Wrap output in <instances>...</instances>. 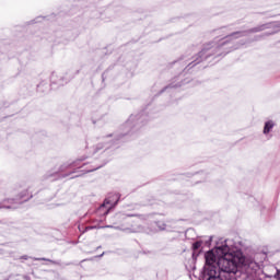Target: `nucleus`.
I'll list each match as a JSON object with an SVG mask.
<instances>
[{
  "instance_id": "4",
  "label": "nucleus",
  "mask_w": 280,
  "mask_h": 280,
  "mask_svg": "<svg viewBox=\"0 0 280 280\" xmlns=\"http://www.w3.org/2000/svg\"><path fill=\"white\" fill-rule=\"evenodd\" d=\"M275 128V122L272 121H267L265 124V128H264V135H268V132H270V130Z\"/></svg>"
},
{
  "instance_id": "6",
  "label": "nucleus",
  "mask_w": 280,
  "mask_h": 280,
  "mask_svg": "<svg viewBox=\"0 0 280 280\" xmlns=\"http://www.w3.org/2000/svg\"><path fill=\"white\" fill-rule=\"evenodd\" d=\"M276 277H279V273H277Z\"/></svg>"
},
{
  "instance_id": "3",
  "label": "nucleus",
  "mask_w": 280,
  "mask_h": 280,
  "mask_svg": "<svg viewBox=\"0 0 280 280\" xmlns=\"http://www.w3.org/2000/svg\"><path fill=\"white\" fill-rule=\"evenodd\" d=\"M117 202H119V195H113L112 197H108L103 205L104 207H106V205H110L112 207H115Z\"/></svg>"
},
{
  "instance_id": "5",
  "label": "nucleus",
  "mask_w": 280,
  "mask_h": 280,
  "mask_svg": "<svg viewBox=\"0 0 280 280\" xmlns=\"http://www.w3.org/2000/svg\"><path fill=\"white\" fill-rule=\"evenodd\" d=\"M202 246V241H197L196 243L192 244L194 250H198Z\"/></svg>"
},
{
  "instance_id": "1",
  "label": "nucleus",
  "mask_w": 280,
  "mask_h": 280,
  "mask_svg": "<svg viewBox=\"0 0 280 280\" xmlns=\"http://www.w3.org/2000/svg\"><path fill=\"white\" fill-rule=\"evenodd\" d=\"M214 266L219 268V272H224L225 277H229L231 280H235V275L237 273V267L240 264H244V256L242 253H224V248L218 247L214 252Z\"/></svg>"
},
{
  "instance_id": "2",
  "label": "nucleus",
  "mask_w": 280,
  "mask_h": 280,
  "mask_svg": "<svg viewBox=\"0 0 280 280\" xmlns=\"http://www.w3.org/2000/svg\"><path fill=\"white\" fill-rule=\"evenodd\" d=\"M205 265V280H232L230 277L225 276V272H221L215 267V254L213 252H207Z\"/></svg>"
}]
</instances>
